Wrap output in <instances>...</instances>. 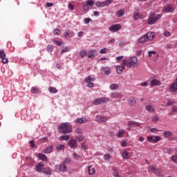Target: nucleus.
<instances>
[{"mask_svg": "<svg viewBox=\"0 0 177 177\" xmlns=\"http://www.w3.org/2000/svg\"><path fill=\"white\" fill-rule=\"evenodd\" d=\"M58 131L59 133H71L73 132V127L70 126L69 122L62 123L58 127Z\"/></svg>", "mask_w": 177, "mask_h": 177, "instance_id": "obj_1", "label": "nucleus"}, {"mask_svg": "<svg viewBox=\"0 0 177 177\" xmlns=\"http://www.w3.org/2000/svg\"><path fill=\"white\" fill-rule=\"evenodd\" d=\"M125 64L128 68H135V67H138V57H131L129 59H125Z\"/></svg>", "mask_w": 177, "mask_h": 177, "instance_id": "obj_2", "label": "nucleus"}, {"mask_svg": "<svg viewBox=\"0 0 177 177\" xmlns=\"http://www.w3.org/2000/svg\"><path fill=\"white\" fill-rule=\"evenodd\" d=\"M160 19H161V15H156L155 12H151L148 18L147 24H149L150 26L156 24Z\"/></svg>", "mask_w": 177, "mask_h": 177, "instance_id": "obj_3", "label": "nucleus"}, {"mask_svg": "<svg viewBox=\"0 0 177 177\" xmlns=\"http://www.w3.org/2000/svg\"><path fill=\"white\" fill-rule=\"evenodd\" d=\"M96 80V77H91V75L87 76L84 81L85 82H86L87 84V86L88 88H93V81H95Z\"/></svg>", "mask_w": 177, "mask_h": 177, "instance_id": "obj_4", "label": "nucleus"}, {"mask_svg": "<svg viewBox=\"0 0 177 177\" xmlns=\"http://www.w3.org/2000/svg\"><path fill=\"white\" fill-rule=\"evenodd\" d=\"M67 169V166H66V165L64 163H62V165H57L55 166L56 172H66Z\"/></svg>", "mask_w": 177, "mask_h": 177, "instance_id": "obj_5", "label": "nucleus"}, {"mask_svg": "<svg viewBox=\"0 0 177 177\" xmlns=\"http://www.w3.org/2000/svg\"><path fill=\"white\" fill-rule=\"evenodd\" d=\"M109 98L104 97L100 99H96L93 102V104L95 106H98V104H103V103H106V102H109Z\"/></svg>", "mask_w": 177, "mask_h": 177, "instance_id": "obj_6", "label": "nucleus"}, {"mask_svg": "<svg viewBox=\"0 0 177 177\" xmlns=\"http://www.w3.org/2000/svg\"><path fill=\"white\" fill-rule=\"evenodd\" d=\"M125 67H127L125 59H123L121 66L119 65L116 66V71L118 74H122V71L125 70Z\"/></svg>", "mask_w": 177, "mask_h": 177, "instance_id": "obj_7", "label": "nucleus"}, {"mask_svg": "<svg viewBox=\"0 0 177 177\" xmlns=\"http://www.w3.org/2000/svg\"><path fill=\"white\" fill-rule=\"evenodd\" d=\"M0 59H2V63L3 64H7L9 63V60L6 58V53H5V50H0Z\"/></svg>", "mask_w": 177, "mask_h": 177, "instance_id": "obj_8", "label": "nucleus"}, {"mask_svg": "<svg viewBox=\"0 0 177 177\" xmlns=\"http://www.w3.org/2000/svg\"><path fill=\"white\" fill-rule=\"evenodd\" d=\"M109 31H111L112 32H117V31H120L121 30V25L120 24H114L111 25L109 28Z\"/></svg>", "mask_w": 177, "mask_h": 177, "instance_id": "obj_9", "label": "nucleus"}, {"mask_svg": "<svg viewBox=\"0 0 177 177\" xmlns=\"http://www.w3.org/2000/svg\"><path fill=\"white\" fill-rule=\"evenodd\" d=\"M174 10V6L171 4H168L163 8L162 12L163 13H172Z\"/></svg>", "mask_w": 177, "mask_h": 177, "instance_id": "obj_10", "label": "nucleus"}, {"mask_svg": "<svg viewBox=\"0 0 177 177\" xmlns=\"http://www.w3.org/2000/svg\"><path fill=\"white\" fill-rule=\"evenodd\" d=\"M109 117L106 116H102V115H98L95 118V121L97 122H106V121H109Z\"/></svg>", "mask_w": 177, "mask_h": 177, "instance_id": "obj_11", "label": "nucleus"}, {"mask_svg": "<svg viewBox=\"0 0 177 177\" xmlns=\"http://www.w3.org/2000/svg\"><path fill=\"white\" fill-rule=\"evenodd\" d=\"M147 41H153L156 37V33L154 32H149L145 35Z\"/></svg>", "mask_w": 177, "mask_h": 177, "instance_id": "obj_12", "label": "nucleus"}, {"mask_svg": "<svg viewBox=\"0 0 177 177\" xmlns=\"http://www.w3.org/2000/svg\"><path fill=\"white\" fill-rule=\"evenodd\" d=\"M150 84L151 86H160L161 82L156 79H151Z\"/></svg>", "mask_w": 177, "mask_h": 177, "instance_id": "obj_13", "label": "nucleus"}, {"mask_svg": "<svg viewBox=\"0 0 177 177\" xmlns=\"http://www.w3.org/2000/svg\"><path fill=\"white\" fill-rule=\"evenodd\" d=\"M68 145L71 149H75V147H77V140L71 139L68 141Z\"/></svg>", "mask_w": 177, "mask_h": 177, "instance_id": "obj_14", "label": "nucleus"}, {"mask_svg": "<svg viewBox=\"0 0 177 177\" xmlns=\"http://www.w3.org/2000/svg\"><path fill=\"white\" fill-rule=\"evenodd\" d=\"M44 167H45V164L40 162L36 166L35 171H37V172H41L42 169H44Z\"/></svg>", "mask_w": 177, "mask_h": 177, "instance_id": "obj_15", "label": "nucleus"}, {"mask_svg": "<svg viewBox=\"0 0 177 177\" xmlns=\"http://www.w3.org/2000/svg\"><path fill=\"white\" fill-rule=\"evenodd\" d=\"M95 172H96V170L95 169V167H93L92 165L88 167V175H95Z\"/></svg>", "mask_w": 177, "mask_h": 177, "instance_id": "obj_16", "label": "nucleus"}, {"mask_svg": "<svg viewBox=\"0 0 177 177\" xmlns=\"http://www.w3.org/2000/svg\"><path fill=\"white\" fill-rule=\"evenodd\" d=\"M75 122L76 124H85L86 122V118H80L75 120Z\"/></svg>", "mask_w": 177, "mask_h": 177, "instance_id": "obj_17", "label": "nucleus"}, {"mask_svg": "<svg viewBox=\"0 0 177 177\" xmlns=\"http://www.w3.org/2000/svg\"><path fill=\"white\" fill-rule=\"evenodd\" d=\"M169 91H170V92H176V91H177V84L176 83H172L170 85Z\"/></svg>", "mask_w": 177, "mask_h": 177, "instance_id": "obj_18", "label": "nucleus"}, {"mask_svg": "<svg viewBox=\"0 0 177 177\" xmlns=\"http://www.w3.org/2000/svg\"><path fill=\"white\" fill-rule=\"evenodd\" d=\"M52 150H53V145H50L48 147H47L44 150V153H46V154H49L50 153H52Z\"/></svg>", "mask_w": 177, "mask_h": 177, "instance_id": "obj_19", "label": "nucleus"}, {"mask_svg": "<svg viewBox=\"0 0 177 177\" xmlns=\"http://www.w3.org/2000/svg\"><path fill=\"white\" fill-rule=\"evenodd\" d=\"M129 104H130V106H135V104H136V99L135 97H129Z\"/></svg>", "mask_w": 177, "mask_h": 177, "instance_id": "obj_20", "label": "nucleus"}, {"mask_svg": "<svg viewBox=\"0 0 177 177\" xmlns=\"http://www.w3.org/2000/svg\"><path fill=\"white\" fill-rule=\"evenodd\" d=\"M147 37H146V35H143L141 38L138 39V44H145V42H147Z\"/></svg>", "mask_w": 177, "mask_h": 177, "instance_id": "obj_21", "label": "nucleus"}, {"mask_svg": "<svg viewBox=\"0 0 177 177\" xmlns=\"http://www.w3.org/2000/svg\"><path fill=\"white\" fill-rule=\"evenodd\" d=\"M38 157L39 158V160H41V161H47L48 160V158L46 157V155L40 153L38 155Z\"/></svg>", "mask_w": 177, "mask_h": 177, "instance_id": "obj_22", "label": "nucleus"}, {"mask_svg": "<svg viewBox=\"0 0 177 177\" xmlns=\"http://www.w3.org/2000/svg\"><path fill=\"white\" fill-rule=\"evenodd\" d=\"M96 53V51L95 50H91L88 52V57L89 59H93L95 57V54Z\"/></svg>", "mask_w": 177, "mask_h": 177, "instance_id": "obj_23", "label": "nucleus"}, {"mask_svg": "<svg viewBox=\"0 0 177 177\" xmlns=\"http://www.w3.org/2000/svg\"><path fill=\"white\" fill-rule=\"evenodd\" d=\"M145 109L147 111H149V113H154L155 111L154 106L153 105H148Z\"/></svg>", "mask_w": 177, "mask_h": 177, "instance_id": "obj_24", "label": "nucleus"}, {"mask_svg": "<svg viewBox=\"0 0 177 177\" xmlns=\"http://www.w3.org/2000/svg\"><path fill=\"white\" fill-rule=\"evenodd\" d=\"M140 16H142V14L137 10L136 12H134L133 17V19L136 21L140 17Z\"/></svg>", "mask_w": 177, "mask_h": 177, "instance_id": "obj_25", "label": "nucleus"}, {"mask_svg": "<svg viewBox=\"0 0 177 177\" xmlns=\"http://www.w3.org/2000/svg\"><path fill=\"white\" fill-rule=\"evenodd\" d=\"M44 173L46 175H52V169H50V167L44 168Z\"/></svg>", "mask_w": 177, "mask_h": 177, "instance_id": "obj_26", "label": "nucleus"}, {"mask_svg": "<svg viewBox=\"0 0 177 177\" xmlns=\"http://www.w3.org/2000/svg\"><path fill=\"white\" fill-rule=\"evenodd\" d=\"M124 13H125V11L124 10H120L116 12V16L117 17H122V16H124Z\"/></svg>", "mask_w": 177, "mask_h": 177, "instance_id": "obj_27", "label": "nucleus"}, {"mask_svg": "<svg viewBox=\"0 0 177 177\" xmlns=\"http://www.w3.org/2000/svg\"><path fill=\"white\" fill-rule=\"evenodd\" d=\"M102 71H104V75H109L110 74V68H102Z\"/></svg>", "mask_w": 177, "mask_h": 177, "instance_id": "obj_28", "label": "nucleus"}, {"mask_svg": "<svg viewBox=\"0 0 177 177\" xmlns=\"http://www.w3.org/2000/svg\"><path fill=\"white\" fill-rule=\"evenodd\" d=\"M88 55V53H86V50H81L80 51V56H81V57L84 58L85 57V56H86Z\"/></svg>", "mask_w": 177, "mask_h": 177, "instance_id": "obj_29", "label": "nucleus"}, {"mask_svg": "<svg viewBox=\"0 0 177 177\" xmlns=\"http://www.w3.org/2000/svg\"><path fill=\"white\" fill-rule=\"evenodd\" d=\"M60 140H70V136L65 135L59 137Z\"/></svg>", "mask_w": 177, "mask_h": 177, "instance_id": "obj_30", "label": "nucleus"}, {"mask_svg": "<svg viewBox=\"0 0 177 177\" xmlns=\"http://www.w3.org/2000/svg\"><path fill=\"white\" fill-rule=\"evenodd\" d=\"M48 91L50 93H57L58 92L57 88L52 86L49 87Z\"/></svg>", "mask_w": 177, "mask_h": 177, "instance_id": "obj_31", "label": "nucleus"}, {"mask_svg": "<svg viewBox=\"0 0 177 177\" xmlns=\"http://www.w3.org/2000/svg\"><path fill=\"white\" fill-rule=\"evenodd\" d=\"M95 5L98 7V8H104V1H97L95 3Z\"/></svg>", "mask_w": 177, "mask_h": 177, "instance_id": "obj_32", "label": "nucleus"}, {"mask_svg": "<svg viewBox=\"0 0 177 177\" xmlns=\"http://www.w3.org/2000/svg\"><path fill=\"white\" fill-rule=\"evenodd\" d=\"M124 133H125V131L120 129L117 135L118 138H122Z\"/></svg>", "mask_w": 177, "mask_h": 177, "instance_id": "obj_33", "label": "nucleus"}, {"mask_svg": "<svg viewBox=\"0 0 177 177\" xmlns=\"http://www.w3.org/2000/svg\"><path fill=\"white\" fill-rule=\"evenodd\" d=\"M110 89H111V91H115V89H118V84H111Z\"/></svg>", "mask_w": 177, "mask_h": 177, "instance_id": "obj_34", "label": "nucleus"}, {"mask_svg": "<svg viewBox=\"0 0 177 177\" xmlns=\"http://www.w3.org/2000/svg\"><path fill=\"white\" fill-rule=\"evenodd\" d=\"M86 4L88 6H93L95 5V1L93 0H88L86 1Z\"/></svg>", "mask_w": 177, "mask_h": 177, "instance_id": "obj_35", "label": "nucleus"}, {"mask_svg": "<svg viewBox=\"0 0 177 177\" xmlns=\"http://www.w3.org/2000/svg\"><path fill=\"white\" fill-rule=\"evenodd\" d=\"M122 157H123V158H124L125 160L129 158V153H128V151H124L122 153Z\"/></svg>", "mask_w": 177, "mask_h": 177, "instance_id": "obj_36", "label": "nucleus"}, {"mask_svg": "<svg viewBox=\"0 0 177 177\" xmlns=\"http://www.w3.org/2000/svg\"><path fill=\"white\" fill-rule=\"evenodd\" d=\"M172 135V132L171 131H165L163 133V136L165 138H169V136H171Z\"/></svg>", "mask_w": 177, "mask_h": 177, "instance_id": "obj_37", "label": "nucleus"}, {"mask_svg": "<svg viewBox=\"0 0 177 177\" xmlns=\"http://www.w3.org/2000/svg\"><path fill=\"white\" fill-rule=\"evenodd\" d=\"M154 174L156 175H157V176H162V173L161 172V169H156Z\"/></svg>", "mask_w": 177, "mask_h": 177, "instance_id": "obj_38", "label": "nucleus"}, {"mask_svg": "<svg viewBox=\"0 0 177 177\" xmlns=\"http://www.w3.org/2000/svg\"><path fill=\"white\" fill-rule=\"evenodd\" d=\"M65 148H66V147L64 145H60V144L57 145V147H56L57 150H59V151L64 150Z\"/></svg>", "mask_w": 177, "mask_h": 177, "instance_id": "obj_39", "label": "nucleus"}, {"mask_svg": "<svg viewBox=\"0 0 177 177\" xmlns=\"http://www.w3.org/2000/svg\"><path fill=\"white\" fill-rule=\"evenodd\" d=\"M149 57H153V56H156L157 53L156 51H149L148 52Z\"/></svg>", "mask_w": 177, "mask_h": 177, "instance_id": "obj_40", "label": "nucleus"}, {"mask_svg": "<svg viewBox=\"0 0 177 177\" xmlns=\"http://www.w3.org/2000/svg\"><path fill=\"white\" fill-rule=\"evenodd\" d=\"M65 165H70L71 163V159L70 158H66L63 162Z\"/></svg>", "mask_w": 177, "mask_h": 177, "instance_id": "obj_41", "label": "nucleus"}, {"mask_svg": "<svg viewBox=\"0 0 177 177\" xmlns=\"http://www.w3.org/2000/svg\"><path fill=\"white\" fill-rule=\"evenodd\" d=\"M31 93H38L39 90L37 87H32L30 89Z\"/></svg>", "mask_w": 177, "mask_h": 177, "instance_id": "obj_42", "label": "nucleus"}, {"mask_svg": "<svg viewBox=\"0 0 177 177\" xmlns=\"http://www.w3.org/2000/svg\"><path fill=\"white\" fill-rule=\"evenodd\" d=\"M104 158L106 161H110V159L111 158V156L109 153H106L104 156Z\"/></svg>", "mask_w": 177, "mask_h": 177, "instance_id": "obj_43", "label": "nucleus"}, {"mask_svg": "<svg viewBox=\"0 0 177 177\" xmlns=\"http://www.w3.org/2000/svg\"><path fill=\"white\" fill-rule=\"evenodd\" d=\"M53 44H55V45H58V46H62L63 45V41H59L57 40H53Z\"/></svg>", "mask_w": 177, "mask_h": 177, "instance_id": "obj_44", "label": "nucleus"}, {"mask_svg": "<svg viewBox=\"0 0 177 177\" xmlns=\"http://www.w3.org/2000/svg\"><path fill=\"white\" fill-rule=\"evenodd\" d=\"M113 3V0H106L104 1V6H109V5Z\"/></svg>", "mask_w": 177, "mask_h": 177, "instance_id": "obj_45", "label": "nucleus"}, {"mask_svg": "<svg viewBox=\"0 0 177 177\" xmlns=\"http://www.w3.org/2000/svg\"><path fill=\"white\" fill-rule=\"evenodd\" d=\"M153 140L154 143H158V142H160V140H161V137L156 136L153 137Z\"/></svg>", "mask_w": 177, "mask_h": 177, "instance_id": "obj_46", "label": "nucleus"}, {"mask_svg": "<svg viewBox=\"0 0 177 177\" xmlns=\"http://www.w3.org/2000/svg\"><path fill=\"white\" fill-rule=\"evenodd\" d=\"M47 50H48V52H49L50 53H52V52H53V46L48 45L47 46Z\"/></svg>", "mask_w": 177, "mask_h": 177, "instance_id": "obj_47", "label": "nucleus"}, {"mask_svg": "<svg viewBox=\"0 0 177 177\" xmlns=\"http://www.w3.org/2000/svg\"><path fill=\"white\" fill-rule=\"evenodd\" d=\"M66 52H70V48L68 47H64L62 49V53H66Z\"/></svg>", "mask_w": 177, "mask_h": 177, "instance_id": "obj_48", "label": "nucleus"}, {"mask_svg": "<svg viewBox=\"0 0 177 177\" xmlns=\"http://www.w3.org/2000/svg\"><path fill=\"white\" fill-rule=\"evenodd\" d=\"M148 142H150L151 143H154V137L153 136H148L147 137Z\"/></svg>", "mask_w": 177, "mask_h": 177, "instance_id": "obj_49", "label": "nucleus"}, {"mask_svg": "<svg viewBox=\"0 0 177 177\" xmlns=\"http://www.w3.org/2000/svg\"><path fill=\"white\" fill-rule=\"evenodd\" d=\"M148 169H149V171H152V172H153V174H154V172H156V170L157 169H156V167H154V166H149V167H148Z\"/></svg>", "mask_w": 177, "mask_h": 177, "instance_id": "obj_50", "label": "nucleus"}, {"mask_svg": "<svg viewBox=\"0 0 177 177\" xmlns=\"http://www.w3.org/2000/svg\"><path fill=\"white\" fill-rule=\"evenodd\" d=\"M111 97H112L113 99H115L117 97H118V93H113L111 94Z\"/></svg>", "mask_w": 177, "mask_h": 177, "instance_id": "obj_51", "label": "nucleus"}, {"mask_svg": "<svg viewBox=\"0 0 177 177\" xmlns=\"http://www.w3.org/2000/svg\"><path fill=\"white\" fill-rule=\"evenodd\" d=\"M91 18H85L84 19V24H89V23L91 22Z\"/></svg>", "mask_w": 177, "mask_h": 177, "instance_id": "obj_52", "label": "nucleus"}, {"mask_svg": "<svg viewBox=\"0 0 177 177\" xmlns=\"http://www.w3.org/2000/svg\"><path fill=\"white\" fill-rule=\"evenodd\" d=\"M100 53L101 55H106L107 53V50H106V48H104L103 49H101L100 51Z\"/></svg>", "mask_w": 177, "mask_h": 177, "instance_id": "obj_53", "label": "nucleus"}, {"mask_svg": "<svg viewBox=\"0 0 177 177\" xmlns=\"http://www.w3.org/2000/svg\"><path fill=\"white\" fill-rule=\"evenodd\" d=\"M30 145L31 147H32V149H34V147H35V141H34V140H30Z\"/></svg>", "mask_w": 177, "mask_h": 177, "instance_id": "obj_54", "label": "nucleus"}, {"mask_svg": "<svg viewBox=\"0 0 177 177\" xmlns=\"http://www.w3.org/2000/svg\"><path fill=\"white\" fill-rule=\"evenodd\" d=\"M171 160H172L173 161H174V162H176V163L177 164V154L171 157Z\"/></svg>", "mask_w": 177, "mask_h": 177, "instance_id": "obj_55", "label": "nucleus"}, {"mask_svg": "<svg viewBox=\"0 0 177 177\" xmlns=\"http://www.w3.org/2000/svg\"><path fill=\"white\" fill-rule=\"evenodd\" d=\"M68 9H70V10H74V5H73L72 3H69L68 5Z\"/></svg>", "mask_w": 177, "mask_h": 177, "instance_id": "obj_56", "label": "nucleus"}, {"mask_svg": "<svg viewBox=\"0 0 177 177\" xmlns=\"http://www.w3.org/2000/svg\"><path fill=\"white\" fill-rule=\"evenodd\" d=\"M54 34H55V35H59L60 34V30L59 28H56L54 30Z\"/></svg>", "mask_w": 177, "mask_h": 177, "instance_id": "obj_57", "label": "nucleus"}, {"mask_svg": "<svg viewBox=\"0 0 177 177\" xmlns=\"http://www.w3.org/2000/svg\"><path fill=\"white\" fill-rule=\"evenodd\" d=\"M77 140L79 142H81V141L84 140V136H79L77 137Z\"/></svg>", "mask_w": 177, "mask_h": 177, "instance_id": "obj_58", "label": "nucleus"}, {"mask_svg": "<svg viewBox=\"0 0 177 177\" xmlns=\"http://www.w3.org/2000/svg\"><path fill=\"white\" fill-rule=\"evenodd\" d=\"M158 120H160V118H158V116H153L152 118V121H153V122H157V121H158Z\"/></svg>", "mask_w": 177, "mask_h": 177, "instance_id": "obj_59", "label": "nucleus"}, {"mask_svg": "<svg viewBox=\"0 0 177 177\" xmlns=\"http://www.w3.org/2000/svg\"><path fill=\"white\" fill-rule=\"evenodd\" d=\"M164 35L165 37H171V32H169V31H165Z\"/></svg>", "mask_w": 177, "mask_h": 177, "instance_id": "obj_60", "label": "nucleus"}, {"mask_svg": "<svg viewBox=\"0 0 177 177\" xmlns=\"http://www.w3.org/2000/svg\"><path fill=\"white\" fill-rule=\"evenodd\" d=\"M177 113V106H174L172 108L171 113Z\"/></svg>", "mask_w": 177, "mask_h": 177, "instance_id": "obj_61", "label": "nucleus"}, {"mask_svg": "<svg viewBox=\"0 0 177 177\" xmlns=\"http://www.w3.org/2000/svg\"><path fill=\"white\" fill-rule=\"evenodd\" d=\"M71 34V31H67L64 33V37L65 38H68V35H70Z\"/></svg>", "mask_w": 177, "mask_h": 177, "instance_id": "obj_62", "label": "nucleus"}, {"mask_svg": "<svg viewBox=\"0 0 177 177\" xmlns=\"http://www.w3.org/2000/svg\"><path fill=\"white\" fill-rule=\"evenodd\" d=\"M83 9L84 10H88V9H89L88 5H86V3L85 4V3H83Z\"/></svg>", "mask_w": 177, "mask_h": 177, "instance_id": "obj_63", "label": "nucleus"}, {"mask_svg": "<svg viewBox=\"0 0 177 177\" xmlns=\"http://www.w3.org/2000/svg\"><path fill=\"white\" fill-rule=\"evenodd\" d=\"M121 146L122 147H125V146H127V141L126 140L122 141Z\"/></svg>", "mask_w": 177, "mask_h": 177, "instance_id": "obj_64", "label": "nucleus"}]
</instances>
